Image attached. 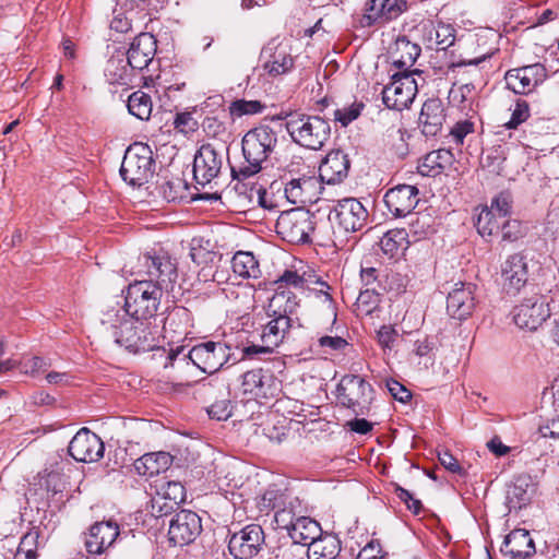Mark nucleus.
I'll use <instances>...</instances> for the list:
<instances>
[{
	"instance_id": "1",
	"label": "nucleus",
	"mask_w": 559,
	"mask_h": 559,
	"mask_svg": "<svg viewBox=\"0 0 559 559\" xmlns=\"http://www.w3.org/2000/svg\"><path fill=\"white\" fill-rule=\"evenodd\" d=\"M100 330L115 343L134 354L152 350L156 346L152 322L134 318L123 311L119 302L108 306L103 312Z\"/></svg>"
},
{
	"instance_id": "2",
	"label": "nucleus",
	"mask_w": 559,
	"mask_h": 559,
	"mask_svg": "<svg viewBox=\"0 0 559 559\" xmlns=\"http://www.w3.org/2000/svg\"><path fill=\"white\" fill-rule=\"evenodd\" d=\"M276 144V133L269 126L249 130L241 141L243 162L230 167L233 178L242 180L260 173Z\"/></svg>"
},
{
	"instance_id": "3",
	"label": "nucleus",
	"mask_w": 559,
	"mask_h": 559,
	"mask_svg": "<svg viewBox=\"0 0 559 559\" xmlns=\"http://www.w3.org/2000/svg\"><path fill=\"white\" fill-rule=\"evenodd\" d=\"M230 347L222 342H204L193 346L188 353L183 346L170 349L168 360L173 365L176 360H190L205 373L218 371L228 360Z\"/></svg>"
},
{
	"instance_id": "4",
	"label": "nucleus",
	"mask_w": 559,
	"mask_h": 559,
	"mask_svg": "<svg viewBox=\"0 0 559 559\" xmlns=\"http://www.w3.org/2000/svg\"><path fill=\"white\" fill-rule=\"evenodd\" d=\"M162 296V288L152 281H135L128 286L121 308L134 318L152 322Z\"/></svg>"
},
{
	"instance_id": "5",
	"label": "nucleus",
	"mask_w": 559,
	"mask_h": 559,
	"mask_svg": "<svg viewBox=\"0 0 559 559\" xmlns=\"http://www.w3.org/2000/svg\"><path fill=\"white\" fill-rule=\"evenodd\" d=\"M155 160L152 148L142 142L131 144L124 153L120 176L132 187H141L154 174Z\"/></svg>"
},
{
	"instance_id": "6",
	"label": "nucleus",
	"mask_w": 559,
	"mask_h": 559,
	"mask_svg": "<svg viewBox=\"0 0 559 559\" xmlns=\"http://www.w3.org/2000/svg\"><path fill=\"white\" fill-rule=\"evenodd\" d=\"M286 127L296 143L310 150H320L331 134L329 122L318 116H293Z\"/></svg>"
},
{
	"instance_id": "7",
	"label": "nucleus",
	"mask_w": 559,
	"mask_h": 559,
	"mask_svg": "<svg viewBox=\"0 0 559 559\" xmlns=\"http://www.w3.org/2000/svg\"><path fill=\"white\" fill-rule=\"evenodd\" d=\"M314 218V215L304 207L292 209L278 216L276 233L290 243L311 242L310 236L316 226Z\"/></svg>"
},
{
	"instance_id": "8",
	"label": "nucleus",
	"mask_w": 559,
	"mask_h": 559,
	"mask_svg": "<svg viewBox=\"0 0 559 559\" xmlns=\"http://www.w3.org/2000/svg\"><path fill=\"white\" fill-rule=\"evenodd\" d=\"M369 213L356 198H344L336 201L329 213L333 228L341 233H356L361 230L368 219Z\"/></svg>"
},
{
	"instance_id": "9",
	"label": "nucleus",
	"mask_w": 559,
	"mask_h": 559,
	"mask_svg": "<svg viewBox=\"0 0 559 559\" xmlns=\"http://www.w3.org/2000/svg\"><path fill=\"white\" fill-rule=\"evenodd\" d=\"M412 72H397L392 75V81L381 92L383 104L389 109L403 110L407 108L417 94V83Z\"/></svg>"
},
{
	"instance_id": "10",
	"label": "nucleus",
	"mask_w": 559,
	"mask_h": 559,
	"mask_svg": "<svg viewBox=\"0 0 559 559\" xmlns=\"http://www.w3.org/2000/svg\"><path fill=\"white\" fill-rule=\"evenodd\" d=\"M372 393V386L359 376H345L337 385L338 402L357 415L368 409Z\"/></svg>"
},
{
	"instance_id": "11",
	"label": "nucleus",
	"mask_w": 559,
	"mask_h": 559,
	"mask_svg": "<svg viewBox=\"0 0 559 559\" xmlns=\"http://www.w3.org/2000/svg\"><path fill=\"white\" fill-rule=\"evenodd\" d=\"M262 68L270 76L288 73L294 68L290 41L274 37L261 50Z\"/></svg>"
},
{
	"instance_id": "12",
	"label": "nucleus",
	"mask_w": 559,
	"mask_h": 559,
	"mask_svg": "<svg viewBox=\"0 0 559 559\" xmlns=\"http://www.w3.org/2000/svg\"><path fill=\"white\" fill-rule=\"evenodd\" d=\"M223 150L213 144H203L193 159V178L198 185L205 186L215 179L223 167Z\"/></svg>"
},
{
	"instance_id": "13",
	"label": "nucleus",
	"mask_w": 559,
	"mask_h": 559,
	"mask_svg": "<svg viewBox=\"0 0 559 559\" xmlns=\"http://www.w3.org/2000/svg\"><path fill=\"white\" fill-rule=\"evenodd\" d=\"M550 309L546 297L532 296L514 308V322L520 329L537 330L549 318Z\"/></svg>"
},
{
	"instance_id": "14",
	"label": "nucleus",
	"mask_w": 559,
	"mask_h": 559,
	"mask_svg": "<svg viewBox=\"0 0 559 559\" xmlns=\"http://www.w3.org/2000/svg\"><path fill=\"white\" fill-rule=\"evenodd\" d=\"M415 32L431 50H447L455 41V29L452 25L430 19L420 21Z\"/></svg>"
},
{
	"instance_id": "15",
	"label": "nucleus",
	"mask_w": 559,
	"mask_h": 559,
	"mask_svg": "<svg viewBox=\"0 0 559 559\" xmlns=\"http://www.w3.org/2000/svg\"><path fill=\"white\" fill-rule=\"evenodd\" d=\"M547 79V69L540 63L511 69L504 80L509 90L515 94H528Z\"/></svg>"
},
{
	"instance_id": "16",
	"label": "nucleus",
	"mask_w": 559,
	"mask_h": 559,
	"mask_svg": "<svg viewBox=\"0 0 559 559\" xmlns=\"http://www.w3.org/2000/svg\"><path fill=\"white\" fill-rule=\"evenodd\" d=\"M264 543V532L258 524H250L233 534L228 543L229 552L236 559H251Z\"/></svg>"
},
{
	"instance_id": "17",
	"label": "nucleus",
	"mask_w": 559,
	"mask_h": 559,
	"mask_svg": "<svg viewBox=\"0 0 559 559\" xmlns=\"http://www.w3.org/2000/svg\"><path fill=\"white\" fill-rule=\"evenodd\" d=\"M102 439L87 428H81L69 443L68 452L78 462H97L104 456Z\"/></svg>"
},
{
	"instance_id": "18",
	"label": "nucleus",
	"mask_w": 559,
	"mask_h": 559,
	"mask_svg": "<svg viewBox=\"0 0 559 559\" xmlns=\"http://www.w3.org/2000/svg\"><path fill=\"white\" fill-rule=\"evenodd\" d=\"M200 516L190 510H180L171 519L168 530L169 542L175 546L192 543L201 533Z\"/></svg>"
},
{
	"instance_id": "19",
	"label": "nucleus",
	"mask_w": 559,
	"mask_h": 559,
	"mask_svg": "<svg viewBox=\"0 0 559 559\" xmlns=\"http://www.w3.org/2000/svg\"><path fill=\"white\" fill-rule=\"evenodd\" d=\"M142 260L150 277L147 281L158 285L162 292L171 288L177 278V266L167 253L144 254Z\"/></svg>"
},
{
	"instance_id": "20",
	"label": "nucleus",
	"mask_w": 559,
	"mask_h": 559,
	"mask_svg": "<svg viewBox=\"0 0 559 559\" xmlns=\"http://www.w3.org/2000/svg\"><path fill=\"white\" fill-rule=\"evenodd\" d=\"M243 394L254 397H274L281 391V382L270 370L253 369L242 376Z\"/></svg>"
},
{
	"instance_id": "21",
	"label": "nucleus",
	"mask_w": 559,
	"mask_h": 559,
	"mask_svg": "<svg viewBox=\"0 0 559 559\" xmlns=\"http://www.w3.org/2000/svg\"><path fill=\"white\" fill-rule=\"evenodd\" d=\"M418 201V189L411 185H399L384 194V203L395 217L411 214Z\"/></svg>"
},
{
	"instance_id": "22",
	"label": "nucleus",
	"mask_w": 559,
	"mask_h": 559,
	"mask_svg": "<svg viewBox=\"0 0 559 559\" xmlns=\"http://www.w3.org/2000/svg\"><path fill=\"white\" fill-rule=\"evenodd\" d=\"M501 277L503 289L508 294L519 293L528 281V264L525 258L520 253L510 255L501 266Z\"/></svg>"
},
{
	"instance_id": "23",
	"label": "nucleus",
	"mask_w": 559,
	"mask_h": 559,
	"mask_svg": "<svg viewBox=\"0 0 559 559\" xmlns=\"http://www.w3.org/2000/svg\"><path fill=\"white\" fill-rule=\"evenodd\" d=\"M350 159L342 150H333L326 154L319 166L322 182L337 185L343 182L349 173Z\"/></svg>"
},
{
	"instance_id": "24",
	"label": "nucleus",
	"mask_w": 559,
	"mask_h": 559,
	"mask_svg": "<svg viewBox=\"0 0 559 559\" xmlns=\"http://www.w3.org/2000/svg\"><path fill=\"white\" fill-rule=\"evenodd\" d=\"M474 289L471 283L455 284L447 298V311L452 318L465 320L472 314L476 305Z\"/></svg>"
},
{
	"instance_id": "25",
	"label": "nucleus",
	"mask_w": 559,
	"mask_h": 559,
	"mask_svg": "<svg viewBox=\"0 0 559 559\" xmlns=\"http://www.w3.org/2000/svg\"><path fill=\"white\" fill-rule=\"evenodd\" d=\"M157 49V41L150 33H141L131 43L128 50H123L129 66L134 71L144 70L153 60Z\"/></svg>"
},
{
	"instance_id": "26",
	"label": "nucleus",
	"mask_w": 559,
	"mask_h": 559,
	"mask_svg": "<svg viewBox=\"0 0 559 559\" xmlns=\"http://www.w3.org/2000/svg\"><path fill=\"white\" fill-rule=\"evenodd\" d=\"M321 183L314 175L294 178L286 183L285 195L292 203H312L319 199Z\"/></svg>"
},
{
	"instance_id": "27",
	"label": "nucleus",
	"mask_w": 559,
	"mask_h": 559,
	"mask_svg": "<svg viewBox=\"0 0 559 559\" xmlns=\"http://www.w3.org/2000/svg\"><path fill=\"white\" fill-rule=\"evenodd\" d=\"M119 536L118 524L111 521L97 522L91 526L85 539V547L90 554H102L110 547Z\"/></svg>"
},
{
	"instance_id": "28",
	"label": "nucleus",
	"mask_w": 559,
	"mask_h": 559,
	"mask_svg": "<svg viewBox=\"0 0 559 559\" xmlns=\"http://www.w3.org/2000/svg\"><path fill=\"white\" fill-rule=\"evenodd\" d=\"M445 114L443 104L439 98L427 99L419 115V126L426 136L437 135L443 126Z\"/></svg>"
},
{
	"instance_id": "29",
	"label": "nucleus",
	"mask_w": 559,
	"mask_h": 559,
	"mask_svg": "<svg viewBox=\"0 0 559 559\" xmlns=\"http://www.w3.org/2000/svg\"><path fill=\"white\" fill-rule=\"evenodd\" d=\"M420 51L419 45L412 43L405 36L399 37L390 51L392 64L401 70L400 72H409Z\"/></svg>"
},
{
	"instance_id": "30",
	"label": "nucleus",
	"mask_w": 559,
	"mask_h": 559,
	"mask_svg": "<svg viewBox=\"0 0 559 559\" xmlns=\"http://www.w3.org/2000/svg\"><path fill=\"white\" fill-rule=\"evenodd\" d=\"M501 551L514 559H524L535 552L534 540L525 530H515L504 538Z\"/></svg>"
},
{
	"instance_id": "31",
	"label": "nucleus",
	"mask_w": 559,
	"mask_h": 559,
	"mask_svg": "<svg viewBox=\"0 0 559 559\" xmlns=\"http://www.w3.org/2000/svg\"><path fill=\"white\" fill-rule=\"evenodd\" d=\"M126 55L123 50L118 49L107 60L104 73L110 84L124 85L131 81L134 69L129 66Z\"/></svg>"
},
{
	"instance_id": "32",
	"label": "nucleus",
	"mask_w": 559,
	"mask_h": 559,
	"mask_svg": "<svg viewBox=\"0 0 559 559\" xmlns=\"http://www.w3.org/2000/svg\"><path fill=\"white\" fill-rule=\"evenodd\" d=\"M453 160L454 156L450 150L440 148L426 154L417 169L421 176L436 177L450 167Z\"/></svg>"
},
{
	"instance_id": "33",
	"label": "nucleus",
	"mask_w": 559,
	"mask_h": 559,
	"mask_svg": "<svg viewBox=\"0 0 559 559\" xmlns=\"http://www.w3.org/2000/svg\"><path fill=\"white\" fill-rule=\"evenodd\" d=\"M173 457L166 452L146 453L134 462V469L141 476L153 477L166 471Z\"/></svg>"
},
{
	"instance_id": "34",
	"label": "nucleus",
	"mask_w": 559,
	"mask_h": 559,
	"mask_svg": "<svg viewBox=\"0 0 559 559\" xmlns=\"http://www.w3.org/2000/svg\"><path fill=\"white\" fill-rule=\"evenodd\" d=\"M290 328V318L280 314L264 325L261 341L266 344V348H275L283 342Z\"/></svg>"
},
{
	"instance_id": "35",
	"label": "nucleus",
	"mask_w": 559,
	"mask_h": 559,
	"mask_svg": "<svg viewBox=\"0 0 559 559\" xmlns=\"http://www.w3.org/2000/svg\"><path fill=\"white\" fill-rule=\"evenodd\" d=\"M533 492L534 485L532 484L530 476L522 475L516 477L507 491V502L510 510L521 509L526 506L530 502Z\"/></svg>"
},
{
	"instance_id": "36",
	"label": "nucleus",
	"mask_w": 559,
	"mask_h": 559,
	"mask_svg": "<svg viewBox=\"0 0 559 559\" xmlns=\"http://www.w3.org/2000/svg\"><path fill=\"white\" fill-rule=\"evenodd\" d=\"M411 245L409 234L405 228L388 230L379 241L382 252L389 258H395L407 250Z\"/></svg>"
},
{
	"instance_id": "37",
	"label": "nucleus",
	"mask_w": 559,
	"mask_h": 559,
	"mask_svg": "<svg viewBox=\"0 0 559 559\" xmlns=\"http://www.w3.org/2000/svg\"><path fill=\"white\" fill-rule=\"evenodd\" d=\"M191 322V312L185 307L176 306L164 319L163 329L174 335H187L190 333Z\"/></svg>"
},
{
	"instance_id": "38",
	"label": "nucleus",
	"mask_w": 559,
	"mask_h": 559,
	"mask_svg": "<svg viewBox=\"0 0 559 559\" xmlns=\"http://www.w3.org/2000/svg\"><path fill=\"white\" fill-rule=\"evenodd\" d=\"M321 533L322 530L317 521L308 516H298L289 537L294 544L308 547L317 537H320Z\"/></svg>"
},
{
	"instance_id": "39",
	"label": "nucleus",
	"mask_w": 559,
	"mask_h": 559,
	"mask_svg": "<svg viewBox=\"0 0 559 559\" xmlns=\"http://www.w3.org/2000/svg\"><path fill=\"white\" fill-rule=\"evenodd\" d=\"M340 551V542L332 535H322L317 537L308 545V559H334Z\"/></svg>"
},
{
	"instance_id": "40",
	"label": "nucleus",
	"mask_w": 559,
	"mask_h": 559,
	"mask_svg": "<svg viewBox=\"0 0 559 559\" xmlns=\"http://www.w3.org/2000/svg\"><path fill=\"white\" fill-rule=\"evenodd\" d=\"M231 267L242 278H259L261 275L259 262L249 251L236 252L231 259Z\"/></svg>"
},
{
	"instance_id": "41",
	"label": "nucleus",
	"mask_w": 559,
	"mask_h": 559,
	"mask_svg": "<svg viewBox=\"0 0 559 559\" xmlns=\"http://www.w3.org/2000/svg\"><path fill=\"white\" fill-rule=\"evenodd\" d=\"M240 206H260L267 211H276L277 202L273 193L267 192L262 186H252L249 189L248 195H239Z\"/></svg>"
},
{
	"instance_id": "42",
	"label": "nucleus",
	"mask_w": 559,
	"mask_h": 559,
	"mask_svg": "<svg viewBox=\"0 0 559 559\" xmlns=\"http://www.w3.org/2000/svg\"><path fill=\"white\" fill-rule=\"evenodd\" d=\"M127 106L129 112L141 120H147L151 117L152 99L150 95L142 91L132 93L128 98Z\"/></svg>"
},
{
	"instance_id": "43",
	"label": "nucleus",
	"mask_w": 559,
	"mask_h": 559,
	"mask_svg": "<svg viewBox=\"0 0 559 559\" xmlns=\"http://www.w3.org/2000/svg\"><path fill=\"white\" fill-rule=\"evenodd\" d=\"M501 223L502 218H499L493 211L486 206L477 215L475 226L481 237H490L500 231Z\"/></svg>"
},
{
	"instance_id": "44",
	"label": "nucleus",
	"mask_w": 559,
	"mask_h": 559,
	"mask_svg": "<svg viewBox=\"0 0 559 559\" xmlns=\"http://www.w3.org/2000/svg\"><path fill=\"white\" fill-rule=\"evenodd\" d=\"M411 233L416 240L427 237L435 231V217L429 212H419L409 223Z\"/></svg>"
},
{
	"instance_id": "45",
	"label": "nucleus",
	"mask_w": 559,
	"mask_h": 559,
	"mask_svg": "<svg viewBox=\"0 0 559 559\" xmlns=\"http://www.w3.org/2000/svg\"><path fill=\"white\" fill-rule=\"evenodd\" d=\"M265 105L259 100L236 99L229 105V114L233 118L257 115L263 111Z\"/></svg>"
},
{
	"instance_id": "46",
	"label": "nucleus",
	"mask_w": 559,
	"mask_h": 559,
	"mask_svg": "<svg viewBox=\"0 0 559 559\" xmlns=\"http://www.w3.org/2000/svg\"><path fill=\"white\" fill-rule=\"evenodd\" d=\"M158 493L177 506L186 501V489L180 481L170 480L163 484Z\"/></svg>"
},
{
	"instance_id": "47",
	"label": "nucleus",
	"mask_w": 559,
	"mask_h": 559,
	"mask_svg": "<svg viewBox=\"0 0 559 559\" xmlns=\"http://www.w3.org/2000/svg\"><path fill=\"white\" fill-rule=\"evenodd\" d=\"M379 304V294L374 287L366 288L361 290L357 297L356 306L357 309L366 314H370Z\"/></svg>"
},
{
	"instance_id": "48",
	"label": "nucleus",
	"mask_w": 559,
	"mask_h": 559,
	"mask_svg": "<svg viewBox=\"0 0 559 559\" xmlns=\"http://www.w3.org/2000/svg\"><path fill=\"white\" fill-rule=\"evenodd\" d=\"M530 117V106L526 100L518 99L515 107L512 110L511 118L503 127L508 130L516 129L521 123L526 121Z\"/></svg>"
},
{
	"instance_id": "49",
	"label": "nucleus",
	"mask_w": 559,
	"mask_h": 559,
	"mask_svg": "<svg viewBox=\"0 0 559 559\" xmlns=\"http://www.w3.org/2000/svg\"><path fill=\"white\" fill-rule=\"evenodd\" d=\"M488 209L490 211H493L499 218H507V216H509V214L511 213L512 209L511 194L507 191L500 192L497 197L492 199L491 204Z\"/></svg>"
},
{
	"instance_id": "50",
	"label": "nucleus",
	"mask_w": 559,
	"mask_h": 559,
	"mask_svg": "<svg viewBox=\"0 0 559 559\" xmlns=\"http://www.w3.org/2000/svg\"><path fill=\"white\" fill-rule=\"evenodd\" d=\"M298 516L293 511V508H283L275 512L274 522L277 530H285L290 535Z\"/></svg>"
},
{
	"instance_id": "51",
	"label": "nucleus",
	"mask_w": 559,
	"mask_h": 559,
	"mask_svg": "<svg viewBox=\"0 0 559 559\" xmlns=\"http://www.w3.org/2000/svg\"><path fill=\"white\" fill-rule=\"evenodd\" d=\"M206 412L212 419L227 420L233 414L230 400L222 399L215 401L212 405L209 406Z\"/></svg>"
},
{
	"instance_id": "52",
	"label": "nucleus",
	"mask_w": 559,
	"mask_h": 559,
	"mask_svg": "<svg viewBox=\"0 0 559 559\" xmlns=\"http://www.w3.org/2000/svg\"><path fill=\"white\" fill-rule=\"evenodd\" d=\"M502 239L507 241H515L524 236V228L516 219H502L500 227Z\"/></svg>"
},
{
	"instance_id": "53",
	"label": "nucleus",
	"mask_w": 559,
	"mask_h": 559,
	"mask_svg": "<svg viewBox=\"0 0 559 559\" xmlns=\"http://www.w3.org/2000/svg\"><path fill=\"white\" fill-rule=\"evenodd\" d=\"M282 497V490L275 485L270 486L261 496L258 506L261 512L273 510Z\"/></svg>"
},
{
	"instance_id": "54",
	"label": "nucleus",
	"mask_w": 559,
	"mask_h": 559,
	"mask_svg": "<svg viewBox=\"0 0 559 559\" xmlns=\"http://www.w3.org/2000/svg\"><path fill=\"white\" fill-rule=\"evenodd\" d=\"M397 336L399 333L392 325H382L377 331V341L384 350L393 348Z\"/></svg>"
},
{
	"instance_id": "55",
	"label": "nucleus",
	"mask_w": 559,
	"mask_h": 559,
	"mask_svg": "<svg viewBox=\"0 0 559 559\" xmlns=\"http://www.w3.org/2000/svg\"><path fill=\"white\" fill-rule=\"evenodd\" d=\"M451 96L454 100H457L463 108H466L467 105L472 104V100L475 96V86L472 83H466L457 88L451 90Z\"/></svg>"
},
{
	"instance_id": "56",
	"label": "nucleus",
	"mask_w": 559,
	"mask_h": 559,
	"mask_svg": "<svg viewBox=\"0 0 559 559\" xmlns=\"http://www.w3.org/2000/svg\"><path fill=\"white\" fill-rule=\"evenodd\" d=\"M385 2L383 0H369L366 3V13L364 17L368 21V25L378 21H384Z\"/></svg>"
},
{
	"instance_id": "57",
	"label": "nucleus",
	"mask_w": 559,
	"mask_h": 559,
	"mask_svg": "<svg viewBox=\"0 0 559 559\" xmlns=\"http://www.w3.org/2000/svg\"><path fill=\"white\" fill-rule=\"evenodd\" d=\"M175 507L178 506L157 492V497L153 498L151 501V513L155 518H162L169 514Z\"/></svg>"
},
{
	"instance_id": "58",
	"label": "nucleus",
	"mask_w": 559,
	"mask_h": 559,
	"mask_svg": "<svg viewBox=\"0 0 559 559\" xmlns=\"http://www.w3.org/2000/svg\"><path fill=\"white\" fill-rule=\"evenodd\" d=\"M385 3L384 21H390L397 17L407 9V2L405 0H383Z\"/></svg>"
},
{
	"instance_id": "59",
	"label": "nucleus",
	"mask_w": 559,
	"mask_h": 559,
	"mask_svg": "<svg viewBox=\"0 0 559 559\" xmlns=\"http://www.w3.org/2000/svg\"><path fill=\"white\" fill-rule=\"evenodd\" d=\"M38 538V534L35 532H29L25 534L17 547V558L23 557V554L27 555H36V542Z\"/></svg>"
},
{
	"instance_id": "60",
	"label": "nucleus",
	"mask_w": 559,
	"mask_h": 559,
	"mask_svg": "<svg viewBox=\"0 0 559 559\" xmlns=\"http://www.w3.org/2000/svg\"><path fill=\"white\" fill-rule=\"evenodd\" d=\"M386 388L391 395L402 403L408 402L412 397L411 391L396 380H389L386 382Z\"/></svg>"
},
{
	"instance_id": "61",
	"label": "nucleus",
	"mask_w": 559,
	"mask_h": 559,
	"mask_svg": "<svg viewBox=\"0 0 559 559\" xmlns=\"http://www.w3.org/2000/svg\"><path fill=\"white\" fill-rule=\"evenodd\" d=\"M360 115L359 106H350L348 108L337 109L334 112L335 120L343 127L348 126L352 121Z\"/></svg>"
},
{
	"instance_id": "62",
	"label": "nucleus",
	"mask_w": 559,
	"mask_h": 559,
	"mask_svg": "<svg viewBox=\"0 0 559 559\" xmlns=\"http://www.w3.org/2000/svg\"><path fill=\"white\" fill-rule=\"evenodd\" d=\"M438 460L440 464L448 471L454 474H461L462 467L457 460L445 449L438 452Z\"/></svg>"
},
{
	"instance_id": "63",
	"label": "nucleus",
	"mask_w": 559,
	"mask_h": 559,
	"mask_svg": "<svg viewBox=\"0 0 559 559\" xmlns=\"http://www.w3.org/2000/svg\"><path fill=\"white\" fill-rule=\"evenodd\" d=\"M278 287L292 286L295 288H302L305 278L299 275L296 271L286 270L277 281Z\"/></svg>"
},
{
	"instance_id": "64",
	"label": "nucleus",
	"mask_w": 559,
	"mask_h": 559,
	"mask_svg": "<svg viewBox=\"0 0 559 559\" xmlns=\"http://www.w3.org/2000/svg\"><path fill=\"white\" fill-rule=\"evenodd\" d=\"M471 132H473V123L468 121H463L456 123L452 128L451 135L453 136L456 144H462L464 138Z\"/></svg>"
}]
</instances>
